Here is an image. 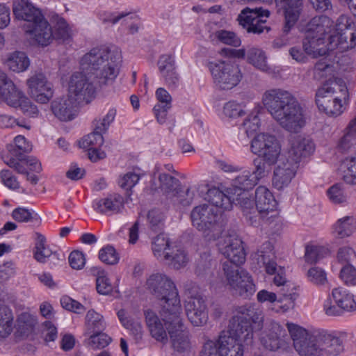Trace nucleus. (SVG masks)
Masks as SVG:
<instances>
[{"mask_svg": "<svg viewBox=\"0 0 356 356\" xmlns=\"http://www.w3.org/2000/svg\"><path fill=\"white\" fill-rule=\"evenodd\" d=\"M330 200L334 204H341L346 201V196L339 184L331 186L327 191Z\"/></svg>", "mask_w": 356, "mask_h": 356, "instance_id": "0e129e2a", "label": "nucleus"}, {"mask_svg": "<svg viewBox=\"0 0 356 356\" xmlns=\"http://www.w3.org/2000/svg\"><path fill=\"white\" fill-rule=\"evenodd\" d=\"M7 67L16 73L26 71L31 64V61L26 53L20 51H15L9 53L4 61Z\"/></svg>", "mask_w": 356, "mask_h": 356, "instance_id": "2f4dec72", "label": "nucleus"}, {"mask_svg": "<svg viewBox=\"0 0 356 356\" xmlns=\"http://www.w3.org/2000/svg\"><path fill=\"white\" fill-rule=\"evenodd\" d=\"M217 38L224 44L238 47L241 45L240 38L232 31L220 30L216 33Z\"/></svg>", "mask_w": 356, "mask_h": 356, "instance_id": "13d9d810", "label": "nucleus"}, {"mask_svg": "<svg viewBox=\"0 0 356 356\" xmlns=\"http://www.w3.org/2000/svg\"><path fill=\"white\" fill-rule=\"evenodd\" d=\"M335 31L334 22L327 16L320 15L313 17L305 26V33L325 38V35L332 34Z\"/></svg>", "mask_w": 356, "mask_h": 356, "instance_id": "393cba45", "label": "nucleus"}, {"mask_svg": "<svg viewBox=\"0 0 356 356\" xmlns=\"http://www.w3.org/2000/svg\"><path fill=\"white\" fill-rule=\"evenodd\" d=\"M191 218L193 226L203 231L209 240L219 238L222 227L217 222L218 214L213 206L203 204L195 207L191 211Z\"/></svg>", "mask_w": 356, "mask_h": 356, "instance_id": "6e6552de", "label": "nucleus"}, {"mask_svg": "<svg viewBox=\"0 0 356 356\" xmlns=\"http://www.w3.org/2000/svg\"><path fill=\"white\" fill-rule=\"evenodd\" d=\"M0 84L6 85L5 92H0L2 101L13 107H19L23 113L30 117L38 113L37 106L33 104L24 92L17 89L14 83L7 76L0 73Z\"/></svg>", "mask_w": 356, "mask_h": 356, "instance_id": "9d476101", "label": "nucleus"}, {"mask_svg": "<svg viewBox=\"0 0 356 356\" xmlns=\"http://www.w3.org/2000/svg\"><path fill=\"white\" fill-rule=\"evenodd\" d=\"M320 338L324 349V356L326 355H338L343 350L342 341L332 334L320 330Z\"/></svg>", "mask_w": 356, "mask_h": 356, "instance_id": "473e14b6", "label": "nucleus"}, {"mask_svg": "<svg viewBox=\"0 0 356 356\" xmlns=\"http://www.w3.org/2000/svg\"><path fill=\"white\" fill-rule=\"evenodd\" d=\"M121 51L115 47L90 49V95L113 83L120 73Z\"/></svg>", "mask_w": 356, "mask_h": 356, "instance_id": "f03ea898", "label": "nucleus"}, {"mask_svg": "<svg viewBox=\"0 0 356 356\" xmlns=\"http://www.w3.org/2000/svg\"><path fill=\"white\" fill-rule=\"evenodd\" d=\"M0 179L1 183L10 190L15 191L20 188L17 178L8 170L0 171Z\"/></svg>", "mask_w": 356, "mask_h": 356, "instance_id": "4d7b16f0", "label": "nucleus"}, {"mask_svg": "<svg viewBox=\"0 0 356 356\" xmlns=\"http://www.w3.org/2000/svg\"><path fill=\"white\" fill-rule=\"evenodd\" d=\"M356 47V29L352 19L341 15L335 24L334 33L330 35L329 49L345 51Z\"/></svg>", "mask_w": 356, "mask_h": 356, "instance_id": "1a4fd4ad", "label": "nucleus"}, {"mask_svg": "<svg viewBox=\"0 0 356 356\" xmlns=\"http://www.w3.org/2000/svg\"><path fill=\"white\" fill-rule=\"evenodd\" d=\"M314 151V144L309 138L297 136L290 140V148L284 156L298 165L302 158L310 155Z\"/></svg>", "mask_w": 356, "mask_h": 356, "instance_id": "4be33fe9", "label": "nucleus"}, {"mask_svg": "<svg viewBox=\"0 0 356 356\" xmlns=\"http://www.w3.org/2000/svg\"><path fill=\"white\" fill-rule=\"evenodd\" d=\"M152 252L158 260L175 269L184 267L188 261L187 254L181 246H154Z\"/></svg>", "mask_w": 356, "mask_h": 356, "instance_id": "dca6fc26", "label": "nucleus"}, {"mask_svg": "<svg viewBox=\"0 0 356 356\" xmlns=\"http://www.w3.org/2000/svg\"><path fill=\"white\" fill-rule=\"evenodd\" d=\"M89 82L87 76L82 72L74 73L70 81L68 95L79 104H87L88 100Z\"/></svg>", "mask_w": 356, "mask_h": 356, "instance_id": "b1692460", "label": "nucleus"}, {"mask_svg": "<svg viewBox=\"0 0 356 356\" xmlns=\"http://www.w3.org/2000/svg\"><path fill=\"white\" fill-rule=\"evenodd\" d=\"M12 149H15V153L21 152L23 154V152L31 151V145L23 136L19 135L14 138L13 145L9 149V154H10Z\"/></svg>", "mask_w": 356, "mask_h": 356, "instance_id": "69168bd1", "label": "nucleus"}, {"mask_svg": "<svg viewBox=\"0 0 356 356\" xmlns=\"http://www.w3.org/2000/svg\"><path fill=\"white\" fill-rule=\"evenodd\" d=\"M233 202H236L238 204L243 216L246 220L250 222L251 225H254L257 222V220L259 217L258 214L257 209L255 205V201L254 202L248 192H240L236 195H232Z\"/></svg>", "mask_w": 356, "mask_h": 356, "instance_id": "a878e982", "label": "nucleus"}, {"mask_svg": "<svg viewBox=\"0 0 356 356\" xmlns=\"http://www.w3.org/2000/svg\"><path fill=\"white\" fill-rule=\"evenodd\" d=\"M82 104L67 95L54 100L51 103V111L60 120L70 121L77 115L79 106Z\"/></svg>", "mask_w": 356, "mask_h": 356, "instance_id": "412c9836", "label": "nucleus"}, {"mask_svg": "<svg viewBox=\"0 0 356 356\" xmlns=\"http://www.w3.org/2000/svg\"><path fill=\"white\" fill-rule=\"evenodd\" d=\"M286 330L277 323L272 322L261 333L260 341L264 347L270 350H276L284 342Z\"/></svg>", "mask_w": 356, "mask_h": 356, "instance_id": "5701e85b", "label": "nucleus"}, {"mask_svg": "<svg viewBox=\"0 0 356 356\" xmlns=\"http://www.w3.org/2000/svg\"><path fill=\"white\" fill-rule=\"evenodd\" d=\"M54 38L65 40L71 36V29L67 22L62 17H58L54 26Z\"/></svg>", "mask_w": 356, "mask_h": 356, "instance_id": "6e6d98bb", "label": "nucleus"}, {"mask_svg": "<svg viewBox=\"0 0 356 356\" xmlns=\"http://www.w3.org/2000/svg\"><path fill=\"white\" fill-rule=\"evenodd\" d=\"M222 270L226 284L233 294L245 299H249L253 296L257 290L256 285L248 270L227 262L223 263Z\"/></svg>", "mask_w": 356, "mask_h": 356, "instance_id": "39448f33", "label": "nucleus"}, {"mask_svg": "<svg viewBox=\"0 0 356 356\" xmlns=\"http://www.w3.org/2000/svg\"><path fill=\"white\" fill-rule=\"evenodd\" d=\"M244 113L243 106L234 101L226 103L223 107V114L225 117L235 118Z\"/></svg>", "mask_w": 356, "mask_h": 356, "instance_id": "680f3d73", "label": "nucleus"}, {"mask_svg": "<svg viewBox=\"0 0 356 356\" xmlns=\"http://www.w3.org/2000/svg\"><path fill=\"white\" fill-rule=\"evenodd\" d=\"M257 184V176L251 173L250 171L245 170L233 180L230 193L236 195L240 192H248L247 191L252 189Z\"/></svg>", "mask_w": 356, "mask_h": 356, "instance_id": "f704fd0d", "label": "nucleus"}, {"mask_svg": "<svg viewBox=\"0 0 356 356\" xmlns=\"http://www.w3.org/2000/svg\"><path fill=\"white\" fill-rule=\"evenodd\" d=\"M286 327L300 356H324L320 330H306L293 323H287Z\"/></svg>", "mask_w": 356, "mask_h": 356, "instance_id": "20e7f679", "label": "nucleus"}, {"mask_svg": "<svg viewBox=\"0 0 356 356\" xmlns=\"http://www.w3.org/2000/svg\"><path fill=\"white\" fill-rule=\"evenodd\" d=\"M325 38L305 33L302 41V48L307 55L317 58L326 54L327 49L324 46Z\"/></svg>", "mask_w": 356, "mask_h": 356, "instance_id": "c756f323", "label": "nucleus"}, {"mask_svg": "<svg viewBox=\"0 0 356 356\" xmlns=\"http://www.w3.org/2000/svg\"><path fill=\"white\" fill-rule=\"evenodd\" d=\"M165 325H168V332L172 340L175 350L181 352L189 347L188 332L185 330L182 323L181 314L175 318H162Z\"/></svg>", "mask_w": 356, "mask_h": 356, "instance_id": "aec40b11", "label": "nucleus"}, {"mask_svg": "<svg viewBox=\"0 0 356 356\" xmlns=\"http://www.w3.org/2000/svg\"><path fill=\"white\" fill-rule=\"evenodd\" d=\"M147 325L149 327L151 335L156 341L165 343L168 341V334L159 317L152 311L148 310L145 312ZM168 327V325H165Z\"/></svg>", "mask_w": 356, "mask_h": 356, "instance_id": "7c9ffc66", "label": "nucleus"}, {"mask_svg": "<svg viewBox=\"0 0 356 356\" xmlns=\"http://www.w3.org/2000/svg\"><path fill=\"white\" fill-rule=\"evenodd\" d=\"M36 324L35 316L26 312L21 314L17 319L15 337L22 339L28 337L34 332Z\"/></svg>", "mask_w": 356, "mask_h": 356, "instance_id": "72a5a7b5", "label": "nucleus"}, {"mask_svg": "<svg viewBox=\"0 0 356 356\" xmlns=\"http://www.w3.org/2000/svg\"><path fill=\"white\" fill-rule=\"evenodd\" d=\"M274 168L272 184L275 188L281 191L289 186L295 177L298 165L289 158L282 156Z\"/></svg>", "mask_w": 356, "mask_h": 356, "instance_id": "2eb2a0df", "label": "nucleus"}, {"mask_svg": "<svg viewBox=\"0 0 356 356\" xmlns=\"http://www.w3.org/2000/svg\"><path fill=\"white\" fill-rule=\"evenodd\" d=\"M60 304L65 309L74 313L81 314L85 310L83 305L67 296H64L60 298Z\"/></svg>", "mask_w": 356, "mask_h": 356, "instance_id": "e2e57ef3", "label": "nucleus"}, {"mask_svg": "<svg viewBox=\"0 0 356 356\" xmlns=\"http://www.w3.org/2000/svg\"><path fill=\"white\" fill-rule=\"evenodd\" d=\"M99 258L106 264L115 265L118 263L120 255L113 246H104L99 250Z\"/></svg>", "mask_w": 356, "mask_h": 356, "instance_id": "8fccbe9b", "label": "nucleus"}, {"mask_svg": "<svg viewBox=\"0 0 356 356\" xmlns=\"http://www.w3.org/2000/svg\"><path fill=\"white\" fill-rule=\"evenodd\" d=\"M340 278L349 286L356 284V268L351 264L345 265L340 271Z\"/></svg>", "mask_w": 356, "mask_h": 356, "instance_id": "052dcab7", "label": "nucleus"}, {"mask_svg": "<svg viewBox=\"0 0 356 356\" xmlns=\"http://www.w3.org/2000/svg\"><path fill=\"white\" fill-rule=\"evenodd\" d=\"M116 115L117 110L115 108H109L102 119L94 120V127H96L97 129L99 131L106 132L111 124L114 122Z\"/></svg>", "mask_w": 356, "mask_h": 356, "instance_id": "3c124183", "label": "nucleus"}, {"mask_svg": "<svg viewBox=\"0 0 356 356\" xmlns=\"http://www.w3.org/2000/svg\"><path fill=\"white\" fill-rule=\"evenodd\" d=\"M356 229V219L346 216L339 219L333 225L332 235L337 239L349 237Z\"/></svg>", "mask_w": 356, "mask_h": 356, "instance_id": "c9c22d12", "label": "nucleus"}, {"mask_svg": "<svg viewBox=\"0 0 356 356\" xmlns=\"http://www.w3.org/2000/svg\"><path fill=\"white\" fill-rule=\"evenodd\" d=\"M26 157L21 152H16L15 149L10 151V154L5 158L4 162L10 168L15 170L18 173H26Z\"/></svg>", "mask_w": 356, "mask_h": 356, "instance_id": "49530a36", "label": "nucleus"}, {"mask_svg": "<svg viewBox=\"0 0 356 356\" xmlns=\"http://www.w3.org/2000/svg\"><path fill=\"white\" fill-rule=\"evenodd\" d=\"M247 59L257 70L268 74L274 72L273 70L267 63L266 53L259 48L251 47L247 53Z\"/></svg>", "mask_w": 356, "mask_h": 356, "instance_id": "e433bc0d", "label": "nucleus"}, {"mask_svg": "<svg viewBox=\"0 0 356 356\" xmlns=\"http://www.w3.org/2000/svg\"><path fill=\"white\" fill-rule=\"evenodd\" d=\"M140 179V175L134 172H128L121 176L118 181L119 186L125 191H130Z\"/></svg>", "mask_w": 356, "mask_h": 356, "instance_id": "5fc2aeb1", "label": "nucleus"}, {"mask_svg": "<svg viewBox=\"0 0 356 356\" xmlns=\"http://www.w3.org/2000/svg\"><path fill=\"white\" fill-rule=\"evenodd\" d=\"M220 251L229 260L231 264L240 265L245 260L246 254L243 246H222Z\"/></svg>", "mask_w": 356, "mask_h": 356, "instance_id": "79ce46f5", "label": "nucleus"}, {"mask_svg": "<svg viewBox=\"0 0 356 356\" xmlns=\"http://www.w3.org/2000/svg\"><path fill=\"white\" fill-rule=\"evenodd\" d=\"M136 18L137 16L131 12H104L99 15V19L104 24L111 23L112 24H116L118 22H121L122 24H127L130 21L136 19Z\"/></svg>", "mask_w": 356, "mask_h": 356, "instance_id": "a19ab883", "label": "nucleus"}, {"mask_svg": "<svg viewBox=\"0 0 356 356\" xmlns=\"http://www.w3.org/2000/svg\"><path fill=\"white\" fill-rule=\"evenodd\" d=\"M22 29L33 44L47 47L54 36L50 24L42 14L31 22L24 23Z\"/></svg>", "mask_w": 356, "mask_h": 356, "instance_id": "f8f14e48", "label": "nucleus"}, {"mask_svg": "<svg viewBox=\"0 0 356 356\" xmlns=\"http://www.w3.org/2000/svg\"><path fill=\"white\" fill-rule=\"evenodd\" d=\"M13 13L16 19L23 20L25 23L32 22L42 14L29 0H15L13 3Z\"/></svg>", "mask_w": 356, "mask_h": 356, "instance_id": "bb28decb", "label": "nucleus"}, {"mask_svg": "<svg viewBox=\"0 0 356 356\" xmlns=\"http://www.w3.org/2000/svg\"><path fill=\"white\" fill-rule=\"evenodd\" d=\"M340 168L343 173L344 181L349 184H356V155L343 160Z\"/></svg>", "mask_w": 356, "mask_h": 356, "instance_id": "c03bdc74", "label": "nucleus"}, {"mask_svg": "<svg viewBox=\"0 0 356 356\" xmlns=\"http://www.w3.org/2000/svg\"><path fill=\"white\" fill-rule=\"evenodd\" d=\"M207 199L213 207H216L223 211L232 208V195L228 196L217 188H212L208 191Z\"/></svg>", "mask_w": 356, "mask_h": 356, "instance_id": "4c0bfd02", "label": "nucleus"}, {"mask_svg": "<svg viewBox=\"0 0 356 356\" xmlns=\"http://www.w3.org/2000/svg\"><path fill=\"white\" fill-rule=\"evenodd\" d=\"M332 72V66L327 61L325 58L318 60L313 70L314 78L316 80H321Z\"/></svg>", "mask_w": 356, "mask_h": 356, "instance_id": "603ef678", "label": "nucleus"}, {"mask_svg": "<svg viewBox=\"0 0 356 356\" xmlns=\"http://www.w3.org/2000/svg\"><path fill=\"white\" fill-rule=\"evenodd\" d=\"M251 152L269 165L280 159L282 148L279 140L272 134L260 133L251 141Z\"/></svg>", "mask_w": 356, "mask_h": 356, "instance_id": "9b49d317", "label": "nucleus"}, {"mask_svg": "<svg viewBox=\"0 0 356 356\" xmlns=\"http://www.w3.org/2000/svg\"><path fill=\"white\" fill-rule=\"evenodd\" d=\"M91 272L93 275L96 276V288L99 293L106 295L112 291L113 286L104 270L98 267H92Z\"/></svg>", "mask_w": 356, "mask_h": 356, "instance_id": "37998d69", "label": "nucleus"}, {"mask_svg": "<svg viewBox=\"0 0 356 356\" xmlns=\"http://www.w3.org/2000/svg\"><path fill=\"white\" fill-rule=\"evenodd\" d=\"M124 207V198L119 194H112L106 198L94 201L92 207L98 212L104 213H117Z\"/></svg>", "mask_w": 356, "mask_h": 356, "instance_id": "c85d7f7f", "label": "nucleus"}, {"mask_svg": "<svg viewBox=\"0 0 356 356\" xmlns=\"http://www.w3.org/2000/svg\"><path fill=\"white\" fill-rule=\"evenodd\" d=\"M185 309L190 322L195 326H202L208 320L207 307L204 299L199 293L188 296Z\"/></svg>", "mask_w": 356, "mask_h": 356, "instance_id": "f3484780", "label": "nucleus"}, {"mask_svg": "<svg viewBox=\"0 0 356 356\" xmlns=\"http://www.w3.org/2000/svg\"><path fill=\"white\" fill-rule=\"evenodd\" d=\"M28 92L37 102L47 104L54 96L53 85L41 72L33 74L26 80Z\"/></svg>", "mask_w": 356, "mask_h": 356, "instance_id": "4468645a", "label": "nucleus"}, {"mask_svg": "<svg viewBox=\"0 0 356 356\" xmlns=\"http://www.w3.org/2000/svg\"><path fill=\"white\" fill-rule=\"evenodd\" d=\"M270 12L261 7L250 8H247L241 12L238 16L240 24L247 29L248 32L259 34L266 29V20L264 17H268Z\"/></svg>", "mask_w": 356, "mask_h": 356, "instance_id": "6ab92c4d", "label": "nucleus"}, {"mask_svg": "<svg viewBox=\"0 0 356 356\" xmlns=\"http://www.w3.org/2000/svg\"><path fill=\"white\" fill-rule=\"evenodd\" d=\"M159 187L166 195L177 197L180 191V181L175 177L165 172H160L158 175Z\"/></svg>", "mask_w": 356, "mask_h": 356, "instance_id": "58836bf2", "label": "nucleus"}, {"mask_svg": "<svg viewBox=\"0 0 356 356\" xmlns=\"http://www.w3.org/2000/svg\"><path fill=\"white\" fill-rule=\"evenodd\" d=\"M158 103L154 106L153 111L157 122L162 124L166 121L167 113L172 106V97L163 88H159L155 93Z\"/></svg>", "mask_w": 356, "mask_h": 356, "instance_id": "cd10ccee", "label": "nucleus"}, {"mask_svg": "<svg viewBox=\"0 0 356 356\" xmlns=\"http://www.w3.org/2000/svg\"><path fill=\"white\" fill-rule=\"evenodd\" d=\"M261 102L272 118L286 131L298 133L305 127L304 110L295 95L289 90H267L262 95Z\"/></svg>", "mask_w": 356, "mask_h": 356, "instance_id": "f257e3e1", "label": "nucleus"}, {"mask_svg": "<svg viewBox=\"0 0 356 356\" xmlns=\"http://www.w3.org/2000/svg\"><path fill=\"white\" fill-rule=\"evenodd\" d=\"M306 276L309 282L318 286L324 285L327 281L325 271L318 266L310 268L307 270Z\"/></svg>", "mask_w": 356, "mask_h": 356, "instance_id": "09e8293b", "label": "nucleus"}, {"mask_svg": "<svg viewBox=\"0 0 356 356\" xmlns=\"http://www.w3.org/2000/svg\"><path fill=\"white\" fill-rule=\"evenodd\" d=\"M146 289L159 301L161 318H175L182 314L178 289L173 280L163 273L150 275L145 283Z\"/></svg>", "mask_w": 356, "mask_h": 356, "instance_id": "7ed1b4c3", "label": "nucleus"}, {"mask_svg": "<svg viewBox=\"0 0 356 356\" xmlns=\"http://www.w3.org/2000/svg\"><path fill=\"white\" fill-rule=\"evenodd\" d=\"M298 289L299 286L291 282L282 288V298L278 300V302L282 303L283 301H286L284 305L280 307L282 312H285L293 307L294 302L299 296Z\"/></svg>", "mask_w": 356, "mask_h": 356, "instance_id": "ea45409f", "label": "nucleus"}, {"mask_svg": "<svg viewBox=\"0 0 356 356\" xmlns=\"http://www.w3.org/2000/svg\"><path fill=\"white\" fill-rule=\"evenodd\" d=\"M94 334L90 336V346L96 349H102L108 346L112 339L107 334L102 331L93 332Z\"/></svg>", "mask_w": 356, "mask_h": 356, "instance_id": "864d4df0", "label": "nucleus"}, {"mask_svg": "<svg viewBox=\"0 0 356 356\" xmlns=\"http://www.w3.org/2000/svg\"><path fill=\"white\" fill-rule=\"evenodd\" d=\"M255 205L259 217L270 220L277 216V201L271 191L264 186H259L255 191Z\"/></svg>", "mask_w": 356, "mask_h": 356, "instance_id": "a211bd4d", "label": "nucleus"}, {"mask_svg": "<svg viewBox=\"0 0 356 356\" xmlns=\"http://www.w3.org/2000/svg\"><path fill=\"white\" fill-rule=\"evenodd\" d=\"M331 297L334 302L327 300L324 304V311L328 316H339L343 312L356 309V301L354 296L348 289L339 286L332 290Z\"/></svg>", "mask_w": 356, "mask_h": 356, "instance_id": "ddd939ff", "label": "nucleus"}, {"mask_svg": "<svg viewBox=\"0 0 356 356\" xmlns=\"http://www.w3.org/2000/svg\"><path fill=\"white\" fill-rule=\"evenodd\" d=\"M158 66L161 74L175 70L174 58L168 54L162 55L158 61Z\"/></svg>", "mask_w": 356, "mask_h": 356, "instance_id": "338daca9", "label": "nucleus"}, {"mask_svg": "<svg viewBox=\"0 0 356 356\" xmlns=\"http://www.w3.org/2000/svg\"><path fill=\"white\" fill-rule=\"evenodd\" d=\"M13 316L11 310L3 306L0 307V337H7L13 331Z\"/></svg>", "mask_w": 356, "mask_h": 356, "instance_id": "a18cd8bd", "label": "nucleus"}, {"mask_svg": "<svg viewBox=\"0 0 356 356\" xmlns=\"http://www.w3.org/2000/svg\"><path fill=\"white\" fill-rule=\"evenodd\" d=\"M243 129L249 136L257 131L260 126V120L258 117L257 113H252L244 120L243 123Z\"/></svg>", "mask_w": 356, "mask_h": 356, "instance_id": "bf43d9fd", "label": "nucleus"}, {"mask_svg": "<svg viewBox=\"0 0 356 356\" xmlns=\"http://www.w3.org/2000/svg\"><path fill=\"white\" fill-rule=\"evenodd\" d=\"M328 251L325 246H306L305 260L309 264H315L325 257Z\"/></svg>", "mask_w": 356, "mask_h": 356, "instance_id": "de8ad7c7", "label": "nucleus"}, {"mask_svg": "<svg viewBox=\"0 0 356 356\" xmlns=\"http://www.w3.org/2000/svg\"><path fill=\"white\" fill-rule=\"evenodd\" d=\"M213 82L222 90H230L236 86L242 79L238 65L229 60H219L208 63Z\"/></svg>", "mask_w": 356, "mask_h": 356, "instance_id": "0eeeda50", "label": "nucleus"}, {"mask_svg": "<svg viewBox=\"0 0 356 356\" xmlns=\"http://www.w3.org/2000/svg\"><path fill=\"white\" fill-rule=\"evenodd\" d=\"M335 86L339 88V95L334 96L336 88L328 83L318 88L316 94V103L319 111L330 116L340 115L344 110L343 104L348 100L347 87L337 84Z\"/></svg>", "mask_w": 356, "mask_h": 356, "instance_id": "423d86ee", "label": "nucleus"}, {"mask_svg": "<svg viewBox=\"0 0 356 356\" xmlns=\"http://www.w3.org/2000/svg\"><path fill=\"white\" fill-rule=\"evenodd\" d=\"M355 256V252L350 246H342L337 252V259L339 263H348Z\"/></svg>", "mask_w": 356, "mask_h": 356, "instance_id": "774afa93", "label": "nucleus"}]
</instances>
